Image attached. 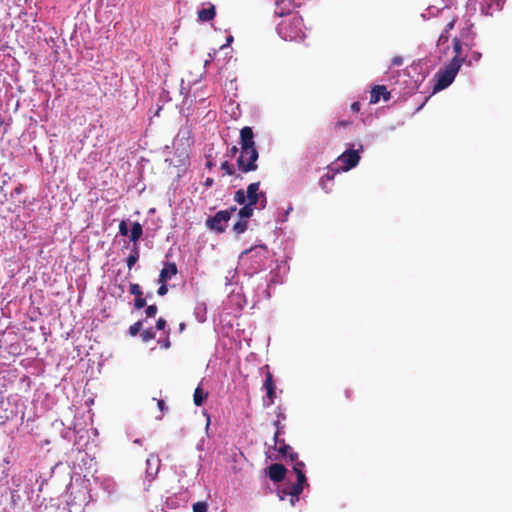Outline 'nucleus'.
<instances>
[{
  "label": "nucleus",
  "mask_w": 512,
  "mask_h": 512,
  "mask_svg": "<svg viewBox=\"0 0 512 512\" xmlns=\"http://www.w3.org/2000/svg\"><path fill=\"white\" fill-rule=\"evenodd\" d=\"M481 58V53L479 52H473L472 53V59L475 61H478Z\"/></svg>",
  "instance_id": "nucleus-48"
},
{
  "label": "nucleus",
  "mask_w": 512,
  "mask_h": 512,
  "mask_svg": "<svg viewBox=\"0 0 512 512\" xmlns=\"http://www.w3.org/2000/svg\"><path fill=\"white\" fill-rule=\"evenodd\" d=\"M253 205H250L249 203L244 204L243 207L239 210V217L242 219L250 218L253 215Z\"/></svg>",
  "instance_id": "nucleus-21"
},
{
  "label": "nucleus",
  "mask_w": 512,
  "mask_h": 512,
  "mask_svg": "<svg viewBox=\"0 0 512 512\" xmlns=\"http://www.w3.org/2000/svg\"><path fill=\"white\" fill-rule=\"evenodd\" d=\"M167 292H168V286H167V284L160 285V287H159V288H158V290H157V294H158L159 296H164V295H166V294H167Z\"/></svg>",
  "instance_id": "nucleus-37"
},
{
  "label": "nucleus",
  "mask_w": 512,
  "mask_h": 512,
  "mask_svg": "<svg viewBox=\"0 0 512 512\" xmlns=\"http://www.w3.org/2000/svg\"><path fill=\"white\" fill-rule=\"evenodd\" d=\"M332 170H333V173L328 172L319 181V185L325 192H329V189L327 188L326 183L329 181H332L334 179L335 174L340 172V169H338V168L332 169Z\"/></svg>",
  "instance_id": "nucleus-18"
},
{
  "label": "nucleus",
  "mask_w": 512,
  "mask_h": 512,
  "mask_svg": "<svg viewBox=\"0 0 512 512\" xmlns=\"http://www.w3.org/2000/svg\"><path fill=\"white\" fill-rule=\"evenodd\" d=\"M25 500L22 497V495L19 493V490L13 489L11 490V497H10V507L12 509H18L21 510L24 508Z\"/></svg>",
  "instance_id": "nucleus-13"
},
{
  "label": "nucleus",
  "mask_w": 512,
  "mask_h": 512,
  "mask_svg": "<svg viewBox=\"0 0 512 512\" xmlns=\"http://www.w3.org/2000/svg\"><path fill=\"white\" fill-rule=\"evenodd\" d=\"M129 292L130 294L134 295L135 298L137 297H142L143 296V292L141 290V287L139 284L137 283H131L130 286H129Z\"/></svg>",
  "instance_id": "nucleus-27"
},
{
  "label": "nucleus",
  "mask_w": 512,
  "mask_h": 512,
  "mask_svg": "<svg viewBox=\"0 0 512 512\" xmlns=\"http://www.w3.org/2000/svg\"><path fill=\"white\" fill-rule=\"evenodd\" d=\"M287 469L283 464L273 463L268 467L267 476L271 481L278 483L284 480Z\"/></svg>",
  "instance_id": "nucleus-9"
},
{
  "label": "nucleus",
  "mask_w": 512,
  "mask_h": 512,
  "mask_svg": "<svg viewBox=\"0 0 512 512\" xmlns=\"http://www.w3.org/2000/svg\"><path fill=\"white\" fill-rule=\"evenodd\" d=\"M209 59L205 60V65H207L210 61H212V56L209 54Z\"/></svg>",
  "instance_id": "nucleus-57"
},
{
  "label": "nucleus",
  "mask_w": 512,
  "mask_h": 512,
  "mask_svg": "<svg viewBox=\"0 0 512 512\" xmlns=\"http://www.w3.org/2000/svg\"><path fill=\"white\" fill-rule=\"evenodd\" d=\"M178 272L177 266L174 262H166L160 274H162V278L170 280L173 276H175Z\"/></svg>",
  "instance_id": "nucleus-14"
},
{
  "label": "nucleus",
  "mask_w": 512,
  "mask_h": 512,
  "mask_svg": "<svg viewBox=\"0 0 512 512\" xmlns=\"http://www.w3.org/2000/svg\"><path fill=\"white\" fill-rule=\"evenodd\" d=\"M146 466V478L151 482L159 472L161 460L157 455L151 454L146 460Z\"/></svg>",
  "instance_id": "nucleus-8"
},
{
  "label": "nucleus",
  "mask_w": 512,
  "mask_h": 512,
  "mask_svg": "<svg viewBox=\"0 0 512 512\" xmlns=\"http://www.w3.org/2000/svg\"><path fill=\"white\" fill-rule=\"evenodd\" d=\"M166 320L164 318H159L156 322V328L158 330H163L166 327Z\"/></svg>",
  "instance_id": "nucleus-38"
},
{
  "label": "nucleus",
  "mask_w": 512,
  "mask_h": 512,
  "mask_svg": "<svg viewBox=\"0 0 512 512\" xmlns=\"http://www.w3.org/2000/svg\"><path fill=\"white\" fill-rule=\"evenodd\" d=\"M238 152H239V149H238L236 146H233V147H231V148L229 149V151L227 152V156H228V157L233 158V157H235V156H236V154H237Z\"/></svg>",
  "instance_id": "nucleus-41"
},
{
  "label": "nucleus",
  "mask_w": 512,
  "mask_h": 512,
  "mask_svg": "<svg viewBox=\"0 0 512 512\" xmlns=\"http://www.w3.org/2000/svg\"><path fill=\"white\" fill-rule=\"evenodd\" d=\"M455 19L451 20L446 26H445V32L449 33L450 30L454 28Z\"/></svg>",
  "instance_id": "nucleus-44"
},
{
  "label": "nucleus",
  "mask_w": 512,
  "mask_h": 512,
  "mask_svg": "<svg viewBox=\"0 0 512 512\" xmlns=\"http://www.w3.org/2000/svg\"><path fill=\"white\" fill-rule=\"evenodd\" d=\"M248 222L246 220H239L237 223L233 226V231L236 234H242L247 230Z\"/></svg>",
  "instance_id": "nucleus-22"
},
{
  "label": "nucleus",
  "mask_w": 512,
  "mask_h": 512,
  "mask_svg": "<svg viewBox=\"0 0 512 512\" xmlns=\"http://www.w3.org/2000/svg\"><path fill=\"white\" fill-rule=\"evenodd\" d=\"M139 257H140L139 248H138V245L135 244V245H133L131 253L127 258V266L129 268V270L132 269V267L137 263V261L139 260Z\"/></svg>",
  "instance_id": "nucleus-17"
},
{
  "label": "nucleus",
  "mask_w": 512,
  "mask_h": 512,
  "mask_svg": "<svg viewBox=\"0 0 512 512\" xmlns=\"http://www.w3.org/2000/svg\"><path fill=\"white\" fill-rule=\"evenodd\" d=\"M209 393L205 391L200 385L196 387L193 394V402L196 406H201L208 398Z\"/></svg>",
  "instance_id": "nucleus-15"
},
{
  "label": "nucleus",
  "mask_w": 512,
  "mask_h": 512,
  "mask_svg": "<svg viewBox=\"0 0 512 512\" xmlns=\"http://www.w3.org/2000/svg\"><path fill=\"white\" fill-rule=\"evenodd\" d=\"M275 449H277L282 456H286L288 452L292 450L291 446L286 444L284 439L280 441Z\"/></svg>",
  "instance_id": "nucleus-26"
},
{
  "label": "nucleus",
  "mask_w": 512,
  "mask_h": 512,
  "mask_svg": "<svg viewBox=\"0 0 512 512\" xmlns=\"http://www.w3.org/2000/svg\"><path fill=\"white\" fill-rule=\"evenodd\" d=\"M158 308L155 304L147 306L145 314L147 317H154L157 314Z\"/></svg>",
  "instance_id": "nucleus-31"
},
{
  "label": "nucleus",
  "mask_w": 512,
  "mask_h": 512,
  "mask_svg": "<svg viewBox=\"0 0 512 512\" xmlns=\"http://www.w3.org/2000/svg\"><path fill=\"white\" fill-rule=\"evenodd\" d=\"M383 98L385 101L390 99V92L384 85H376L372 88L370 93V103L376 104Z\"/></svg>",
  "instance_id": "nucleus-10"
},
{
  "label": "nucleus",
  "mask_w": 512,
  "mask_h": 512,
  "mask_svg": "<svg viewBox=\"0 0 512 512\" xmlns=\"http://www.w3.org/2000/svg\"><path fill=\"white\" fill-rule=\"evenodd\" d=\"M158 343L164 349H168L171 346V342L169 340V336L168 335L166 336V338L164 340H159Z\"/></svg>",
  "instance_id": "nucleus-36"
},
{
  "label": "nucleus",
  "mask_w": 512,
  "mask_h": 512,
  "mask_svg": "<svg viewBox=\"0 0 512 512\" xmlns=\"http://www.w3.org/2000/svg\"><path fill=\"white\" fill-rule=\"evenodd\" d=\"M157 406H158L159 410H160L162 413L166 412V411H167V409H168V408H167V406H166V404H165V401H164V400H162V399H158V400H157Z\"/></svg>",
  "instance_id": "nucleus-39"
},
{
  "label": "nucleus",
  "mask_w": 512,
  "mask_h": 512,
  "mask_svg": "<svg viewBox=\"0 0 512 512\" xmlns=\"http://www.w3.org/2000/svg\"><path fill=\"white\" fill-rule=\"evenodd\" d=\"M142 326H143L142 321L135 322L134 324H132L129 327V334L131 336H136L140 332V330L142 329Z\"/></svg>",
  "instance_id": "nucleus-29"
},
{
  "label": "nucleus",
  "mask_w": 512,
  "mask_h": 512,
  "mask_svg": "<svg viewBox=\"0 0 512 512\" xmlns=\"http://www.w3.org/2000/svg\"><path fill=\"white\" fill-rule=\"evenodd\" d=\"M146 306V299L142 297H137L134 299V307L136 309H142Z\"/></svg>",
  "instance_id": "nucleus-32"
},
{
  "label": "nucleus",
  "mask_w": 512,
  "mask_h": 512,
  "mask_svg": "<svg viewBox=\"0 0 512 512\" xmlns=\"http://www.w3.org/2000/svg\"><path fill=\"white\" fill-rule=\"evenodd\" d=\"M259 153L254 142L251 127L245 126L240 130V153L237 158V169L241 173L257 170Z\"/></svg>",
  "instance_id": "nucleus-1"
},
{
  "label": "nucleus",
  "mask_w": 512,
  "mask_h": 512,
  "mask_svg": "<svg viewBox=\"0 0 512 512\" xmlns=\"http://www.w3.org/2000/svg\"><path fill=\"white\" fill-rule=\"evenodd\" d=\"M305 486H308L307 478L306 476H300L295 483L279 491V497L281 500H283L285 496L295 497V500H299V496Z\"/></svg>",
  "instance_id": "nucleus-6"
},
{
  "label": "nucleus",
  "mask_w": 512,
  "mask_h": 512,
  "mask_svg": "<svg viewBox=\"0 0 512 512\" xmlns=\"http://www.w3.org/2000/svg\"><path fill=\"white\" fill-rule=\"evenodd\" d=\"M234 211H236V207H231L229 210L218 211L213 217L207 220V226L216 232H223Z\"/></svg>",
  "instance_id": "nucleus-4"
},
{
  "label": "nucleus",
  "mask_w": 512,
  "mask_h": 512,
  "mask_svg": "<svg viewBox=\"0 0 512 512\" xmlns=\"http://www.w3.org/2000/svg\"><path fill=\"white\" fill-rule=\"evenodd\" d=\"M351 110L354 112H358L360 110V104L359 102H354L351 105Z\"/></svg>",
  "instance_id": "nucleus-46"
},
{
  "label": "nucleus",
  "mask_w": 512,
  "mask_h": 512,
  "mask_svg": "<svg viewBox=\"0 0 512 512\" xmlns=\"http://www.w3.org/2000/svg\"><path fill=\"white\" fill-rule=\"evenodd\" d=\"M453 58L451 60L458 61L459 68H461L462 64L466 61V54L463 52V47L458 38L453 39Z\"/></svg>",
  "instance_id": "nucleus-11"
},
{
  "label": "nucleus",
  "mask_w": 512,
  "mask_h": 512,
  "mask_svg": "<svg viewBox=\"0 0 512 512\" xmlns=\"http://www.w3.org/2000/svg\"><path fill=\"white\" fill-rule=\"evenodd\" d=\"M286 456L289 457L290 461L293 462V464L299 460L298 454L296 452L289 451Z\"/></svg>",
  "instance_id": "nucleus-42"
},
{
  "label": "nucleus",
  "mask_w": 512,
  "mask_h": 512,
  "mask_svg": "<svg viewBox=\"0 0 512 512\" xmlns=\"http://www.w3.org/2000/svg\"><path fill=\"white\" fill-rule=\"evenodd\" d=\"M221 170L224 171V174L229 176H234L236 179L241 178V175L237 173L234 166L230 164L228 161H224L221 164Z\"/></svg>",
  "instance_id": "nucleus-20"
},
{
  "label": "nucleus",
  "mask_w": 512,
  "mask_h": 512,
  "mask_svg": "<svg viewBox=\"0 0 512 512\" xmlns=\"http://www.w3.org/2000/svg\"><path fill=\"white\" fill-rule=\"evenodd\" d=\"M232 41H233V37H232V36H229V37L227 38V44H226V45H229Z\"/></svg>",
  "instance_id": "nucleus-54"
},
{
  "label": "nucleus",
  "mask_w": 512,
  "mask_h": 512,
  "mask_svg": "<svg viewBox=\"0 0 512 512\" xmlns=\"http://www.w3.org/2000/svg\"><path fill=\"white\" fill-rule=\"evenodd\" d=\"M128 227H127V223L126 221L122 220L119 224V233L122 235V236H127L128 235Z\"/></svg>",
  "instance_id": "nucleus-34"
},
{
  "label": "nucleus",
  "mask_w": 512,
  "mask_h": 512,
  "mask_svg": "<svg viewBox=\"0 0 512 512\" xmlns=\"http://www.w3.org/2000/svg\"><path fill=\"white\" fill-rule=\"evenodd\" d=\"M345 122H339L338 125H345Z\"/></svg>",
  "instance_id": "nucleus-58"
},
{
  "label": "nucleus",
  "mask_w": 512,
  "mask_h": 512,
  "mask_svg": "<svg viewBox=\"0 0 512 512\" xmlns=\"http://www.w3.org/2000/svg\"><path fill=\"white\" fill-rule=\"evenodd\" d=\"M143 234L142 225L139 222H134L132 224L131 232H130V240L135 244L141 238Z\"/></svg>",
  "instance_id": "nucleus-16"
},
{
  "label": "nucleus",
  "mask_w": 512,
  "mask_h": 512,
  "mask_svg": "<svg viewBox=\"0 0 512 512\" xmlns=\"http://www.w3.org/2000/svg\"><path fill=\"white\" fill-rule=\"evenodd\" d=\"M213 184V179L212 178H207L206 181H205V186H211Z\"/></svg>",
  "instance_id": "nucleus-51"
},
{
  "label": "nucleus",
  "mask_w": 512,
  "mask_h": 512,
  "mask_svg": "<svg viewBox=\"0 0 512 512\" xmlns=\"http://www.w3.org/2000/svg\"><path fill=\"white\" fill-rule=\"evenodd\" d=\"M185 328H186V324L185 323L182 322V323L179 324V331L180 332H183L185 330Z\"/></svg>",
  "instance_id": "nucleus-52"
},
{
  "label": "nucleus",
  "mask_w": 512,
  "mask_h": 512,
  "mask_svg": "<svg viewBox=\"0 0 512 512\" xmlns=\"http://www.w3.org/2000/svg\"><path fill=\"white\" fill-rule=\"evenodd\" d=\"M206 165H207L208 168H212L213 163H212L211 160H208Z\"/></svg>",
  "instance_id": "nucleus-55"
},
{
  "label": "nucleus",
  "mask_w": 512,
  "mask_h": 512,
  "mask_svg": "<svg viewBox=\"0 0 512 512\" xmlns=\"http://www.w3.org/2000/svg\"><path fill=\"white\" fill-rule=\"evenodd\" d=\"M277 417H278V419H279V420H281V419H284V418H285V416H284L281 412H280V413H278V416H277Z\"/></svg>",
  "instance_id": "nucleus-56"
},
{
  "label": "nucleus",
  "mask_w": 512,
  "mask_h": 512,
  "mask_svg": "<svg viewBox=\"0 0 512 512\" xmlns=\"http://www.w3.org/2000/svg\"><path fill=\"white\" fill-rule=\"evenodd\" d=\"M303 20L301 17L293 16L283 21L279 26V33L285 40H298L304 37L302 31Z\"/></svg>",
  "instance_id": "nucleus-3"
},
{
  "label": "nucleus",
  "mask_w": 512,
  "mask_h": 512,
  "mask_svg": "<svg viewBox=\"0 0 512 512\" xmlns=\"http://www.w3.org/2000/svg\"><path fill=\"white\" fill-rule=\"evenodd\" d=\"M305 464L304 462L298 460L293 464V471L296 474L297 478L300 476H306L304 473Z\"/></svg>",
  "instance_id": "nucleus-24"
},
{
  "label": "nucleus",
  "mask_w": 512,
  "mask_h": 512,
  "mask_svg": "<svg viewBox=\"0 0 512 512\" xmlns=\"http://www.w3.org/2000/svg\"><path fill=\"white\" fill-rule=\"evenodd\" d=\"M351 394H352L351 390H349V389L344 390V396H345L346 400L351 397Z\"/></svg>",
  "instance_id": "nucleus-50"
},
{
  "label": "nucleus",
  "mask_w": 512,
  "mask_h": 512,
  "mask_svg": "<svg viewBox=\"0 0 512 512\" xmlns=\"http://www.w3.org/2000/svg\"><path fill=\"white\" fill-rule=\"evenodd\" d=\"M234 200L240 205L247 204V196L243 189H239L235 192Z\"/></svg>",
  "instance_id": "nucleus-25"
},
{
  "label": "nucleus",
  "mask_w": 512,
  "mask_h": 512,
  "mask_svg": "<svg viewBox=\"0 0 512 512\" xmlns=\"http://www.w3.org/2000/svg\"><path fill=\"white\" fill-rule=\"evenodd\" d=\"M402 63H403V59L400 56L394 57L391 61V65H393V66H400V65H402Z\"/></svg>",
  "instance_id": "nucleus-40"
},
{
  "label": "nucleus",
  "mask_w": 512,
  "mask_h": 512,
  "mask_svg": "<svg viewBox=\"0 0 512 512\" xmlns=\"http://www.w3.org/2000/svg\"><path fill=\"white\" fill-rule=\"evenodd\" d=\"M460 70L458 61L451 60L443 68L439 69L435 74L436 84L435 91L447 88L455 79L458 71Z\"/></svg>",
  "instance_id": "nucleus-2"
},
{
  "label": "nucleus",
  "mask_w": 512,
  "mask_h": 512,
  "mask_svg": "<svg viewBox=\"0 0 512 512\" xmlns=\"http://www.w3.org/2000/svg\"><path fill=\"white\" fill-rule=\"evenodd\" d=\"M274 426L276 427V431H281L282 432V429H283V426L281 425V422L279 419H277L275 422H274Z\"/></svg>",
  "instance_id": "nucleus-47"
},
{
  "label": "nucleus",
  "mask_w": 512,
  "mask_h": 512,
  "mask_svg": "<svg viewBox=\"0 0 512 512\" xmlns=\"http://www.w3.org/2000/svg\"><path fill=\"white\" fill-rule=\"evenodd\" d=\"M260 182L250 183L247 187V200L250 205L255 206L258 202L262 208L265 207L267 199L264 192H259Z\"/></svg>",
  "instance_id": "nucleus-7"
},
{
  "label": "nucleus",
  "mask_w": 512,
  "mask_h": 512,
  "mask_svg": "<svg viewBox=\"0 0 512 512\" xmlns=\"http://www.w3.org/2000/svg\"><path fill=\"white\" fill-rule=\"evenodd\" d=\"M275 398H276V392H275V389H269V390H266V398H264V405L265 406H271L274 401H275Z\"/></svg>",
  "instance_id": "nucleus-23"
},
{
  "label": "nucleus",
  "mask_w": 512,
  "mask_h": 512,
  "mask_svg": "<svg viewBox=\"0 0 512 512\" xmlns=\"http://www.w3.org/2000/svg\"><path fill=\"white\" fill-rule=\"evenodd\" d=\"M23 190H24V186L22 184H18L14 188L13 192L16 193V194H20V193H22Z\"/></svg>",
  "instance_id": "nucleus-45"
},
{
  "label": "nucleus",
  "mask_w": 512,
  "mask_h": 512,
  "mask_svg": "<svg viewBox=\"0 0 512 512\" xmlns=\"http://www.w3.org/2000/svg\"><path fill=\"white\" fill-rule=\"evenodd\" d=\"M264 368L266 369V372H265V381L263 383V389H265V390H269L270 388L276 389L274 380H273V374L270 372L269 366L266 365Z\"/></svg>",
  "instance_id": "nucleus-19"
},
{
  "label": "nucleus",
  "mask_w": 512,
  "mask_h": 512,
  "mask_svg": "<svg viewBox=\"0 0 512 512\" xmlns=\"http://www.w3.org/2000/svg\"><path fill=\"white\" fill-rule=\"evenodd\" d=\"M448 39H449L448 33L443 31L438 38V45L445 44L448 41Z\"/></svg>",
  "instance_id": "nucleus-35"
},
{
  "label": "nucleus",
  "mask_w": 512,
  "mask_h": 512,
  "mask_svg": "<svg viewBox=\"0 0 512 512\" xmlns=\"http://www.w3.org/2000/svg\"><path fill=\"white\" fill-rule=\"evenodd\" d=\"M167 281H168V279L162 278V274L159 275L158 283L160 285L166 284Z\"/></svg>",
  "instance_id": "nucleus-49"
},
{
  "label": "nucleus",
  "mask_w": 512,
  "mask_h": 512,
  "mask_svg": "<svg viewBox=\"0 0 512 512\" xmlns=\"http://www.w3.org/2000/svg\"><path fill=\"white\" fill-rule=\"evenodd\" d=\"M155 332L152 328H148L141 333V338L144 342H148L155 338Z\"/></svg>",
  "instance_id": "nucleus-28"
},
{
  "label": "nucleus",
  "mask_w": 512,
  "mask_h": 512,
  "mask_svg": "<svg viewBox=\"0 0 512 512\" xmlns=\"http://www.w3.org/2000/svg\"><path fill=\"white\" fill-rule=\"evenodd\" d=\"M299 500H295V497H290V503L291 505H295L296 502H298Z\"/></svg>",
  "instance_id": "nucleus-53"
},
{
  "label": "nucleus",
  "mask_w": 512,
  "mask_h": 512,
  "mask_svg": "<svg viewBox=\"0 0 512 512\" xmlns=\"http://www.w3.org/2000/svg\"><path fill=\"white\" fill-rule=\"evenodd\" d=\"M280 434H281V431H275V434H274V448H276L277 445L282 440V439L279 438Z\"/></svg>",
  "instance_id": "nucleus-43"
},
{
  "label": "nucleus",
  "mask_w": 512,
  "mask_h": 512,
  "mask_svg": "<svg viewBox=\"0 0 512 512\" xmlns=\"http://www.w3.org/2000/svg\"><path fill=\"white\" fill-rule=\"evenodd\" d=\"M359 161V153L353 149L346 150L340 156H338L336 160V162L340 165V167H338L340 171H349L350 169L356 167Z\"/></svg>",
  "instance_id": "nucleus-5"
},
{
  "label": "nucleus",
  "mask_w": 512,
  "mask_h": 512,
  "mask_svg": "<svg viewBox=\"0 0 512 512\" xmlns=\"http://www.w3.org/2000/svg\"><path fill=\"white\" fill-rule=\"evenodd\" d=\"M208 505L204 501H199L193 504V512H207Z\"/></svg>",
  "instance_id": "nucleus-30"
},
{
  "label": "nucleus",
  "mask_w": 512,
  "mask_h": 512,
  "mask_svg": "<svg viewBox=\"0 0 512 512\" xmlns=\"http://www.w3.org/2000/svg\"><path fill=\"white\" fill-rule=\"evenodd\" d=\"M216 10L215 6L211 3H208V7L202 8L198 11V19L201 22H207L212 20L215 17Z\"/></svg>",
  "instance_id": "nucleus-12"
},
{
  "label": "nucleus",
  "mask_w": 512,
  "mask_h": 512,
  "mask_svg": "<svg viewBox=\"0 0 512 512\" xmlns=\"http://www.w3.org/2000/svg\"><path fill=\"white\" fill-rule=\"evenodd\" d=\"M245 253H247V254H250V253H256V254L264 253L265 254V253H267V248H266V246H257V247H253V248H251L249 250H246Z\"/></svg>",
  "instance_id": "nucleus-33"
}]
</instances>
